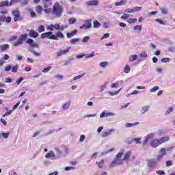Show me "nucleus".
<instances>
[{"instance_id": "obj_1", "label": "nucleus", "mask_w": 175, "mask_h": 175, "mask_svg": "<svg viewBox=\"0 0 175 175\" xmlns=\"http://www.w3.org/2000/svg\"><path fill=\"white\" fill-rule=\"evenodd\" d=\"M153 137H155V133H151L147 135L144 140L143 141V146H147L148 142H150V146H151L152 148H157V147H159L161 144H163L165 142H169V140L170 139V137H169V136L163 137L161 139H152Z\"/></svg>"}, {"instance_id": "obj_2", "label": "nucleus", "mask_w": 175, "mask_h": 175, "mask_svg": "<svg viewBox=\"0 0 175 175\" xmlns=\"http://www.w3.org/2000/svg\"><path fill=\"white\" fill-rule=\"evenodd\" d=\"M122 155L124 153L119 152L116 158L111 163L110 167H114V166H118V165H122L124 163V159H122Z\"/></svg>"}, {"instance_id": "obj_3", "label": "nucleus", "mask_w": 175, "mask_h": 175, "mask_svg": "<svg viewBox=\"0 0 175 175\" xmlns=\"http://www.w3.org/2000/svg\"><path fill=\"white\" fill-rule=\"evenodd\" d=\"M64 9L62 8V5H60L58 3H55L53 5L52 14L55 16V17H61L62 16V12Z\"/></svg>"}, {"instance_id": "obj_4", "label": "nucleus", "mask_w": 175, "mask_h": 175, "mask_svg": "<svg viewBox=\"0 0 175 175\" xmlns=\"http://www.w3.org/2000/svg\"><path fill=\"white\" fill-rule=\"evenodd\" d=\"M27 39H28V34H22L20 38L14 43V46L15 47H18V46H21V44H23V43H24V42H25Z\"/></svg>"}, {"instance_id": "obj_5", "label": "nucleus", "mask_w": 175, "mask_h": 175, "mask_svg": "<svg viewBox=\"0 0 175 175\" xmlns=\"http://www.w3.org/2000/svg\"><path fill=\"white\" fill-rule=\"evenodd\" d=\"M166 154H167V152H166V148H162L161 149H160V150L159 151V154L157 157V162H159V161H162V159H163V157H165Z\"/></svg>"}, {"instance_id": "obj_6", "label": "nucleus", "mask_w": 175, "mask_h": 175, "mask_svg": "<svg viewBox=\"0 0 175 175\" xmlns=\"http://www.w3.org/2000/svg\"><path fill=\"white\" fill-rule=\"evenodd\" d=\"M49 38L51 40H58L59 38H60L61 39H64V38H65V36H64V33H62V31H58L56 33L55 35L53 34Z\"/></svg>"}, {"instance_id": "obj_7", "label": "nucleus", "mask_w": 175, "mask_h": 175, "mask_svg": "<svg viewBox=\"0 0 175 175\" xmlns=\"http://www.w3.org/2000/svg\"><path fill=\"white\" fill-rule=\"evenodd\" d=\"M147 165L149 169H155L158 165V163L154 159H149L147 161Z\"/></svg>"}, {"instance_id": "obj_8", "label": "nucleus", "mask_w": 175, "mask_h": 175, "mask_svg": "<svg viewBox=\"0 0 175 175\" xmlns=\"http://www.w3.org/2000/svg\"><path fill=\"white\" fill-rule=\"evenodd\" d=\"M26 43L27 44H29V46L31 47L32 49H35V47L38 48L39 47V44L35 42L33 39L29 38L27 40Z\"/></svg>"}, {"instance_id": "obj_9", "label": "nucleus", "mask_w": 175, "mask_h": 175, "mask_svg": "<svg viewBox=\"0 0 175 175\" xmlns=\"http://www.w3.org/2000/svg\"><path fill=\"white\" fill-rule=\"evenodd\" d=\"M12 15L14 16V21L16 23L18 20H21V16H20V11L18 10H16L12 11Z\"/></svg>"}, {"instance_id": "obj_10", "label": "nucleus", "mask_w": 175, "mask_h": 175, "mask_svg": "<svg viewBox=\"0 0 175 175\" xmlns=\"http://www.w3.org/2000/svg\"><path fill=\"white\" fill-rule=\"evenodd\" d=\"M45 158L46 159H57V155L54 151L51 150L46 154H45Z\"/></svg>"}, {"instance_id": "obj_11", "label": "nucleus", "mask_w": 175, "mask_h": 175, "mask_svg": "<svg viewBox=\"0 0 175 175\" xmlns=\"http://www.w3.org/2000/svg\"><path fill=\"white\" fill-rule=\"evenodd\" d=\"M86 6H98L99 5L98 0H92L85 2Z\"/></svg>"}, {"instance_id": "obj_12", "label": "nucleus", "mask_w": 175, "mask_h": 175, "mask_svg": "<svg viewBox=\"0 0 175 175\" xmlns=\"http://www.w3.org/2000/svg\"><path fill=\"white\" fill-rule=\"evenodd\" d=\"M69 50H70V47H68L66 50H60L57 53V57H62V55H64L65 54H68L69 53Z\"/></svg>"}, {"instance_id": "obj_13", "label": "nucleus", "mask_w": 175, "mask_h": 175, "mask_svg": "<svg viewBox=\"0 0 175 175\" xmlns=\"http://www.w3.org/2000/svg\"><path fill=\"white\" fill-rule=\"evenodd\" d=\"M51 36H53V31L46 32L41 35L42 39H46V38H48V39H50Z\"/></svg>"}, {"instance_id": "obj_14", "label": "nucleus", "mask_w": 175, "mask_h": 175, "mask_svg": "<svg viewBox=\"0 0 175 175\" xmlns=\"http://www.w3.org/2000/svg\"><path fill=\"white\" fill-rule=\"evenodd\" d=\"M114 129H111L108 130L107 131H105L102 133V137H107V136H110L113 132H114Z\"/></svg>"}, {"instance_id": "obj_15", "label": "nucleus", "mask_w": 175, "mask_h": 175, "mask_svg": "<svg viewBox=\"0 0 175 175\" xmlns=\"http://www.w3.org/2000/svg\"><path fill=\"white\" fill-rule=\"evenodd\" d=\"M29 35L30 38H38V36H39V33L38 32L35 31V30H33V29H31L29 31Z\"/></svg>"}, {"instance_id": "obj_16", "label": "nucleus", "mask_w": 175, "mask_h": 175, "mask_svg": "<svg viewBox=\"0 0 175 175\" xmlns=\"http://www.w3.org/2000/svg\"><path fill=\"white\" fill-rule=\"evenodd\" d=\"M131 154L132 153L131 152H126L123 157V162H129V159L131 158Z\"/></svg>"}, {"instance_id": "obj_17", "label": "nucleus", "mask_w": 175, "mask_h": 175, "mask_svg": "<svg viewBox=\"0 0 175 175\" xmlns=\"http://www.w3.org/2000/svg\"><path fill=\"white\" fill-rule=\"evenodd\" d=\"M10 48V46L8 44H4L0 45V50L1 51H6V50H9Z\"/></svg>"}, {"instance_id": "obj_18", "label": "nucleus", "mask_w": 175, "mask_h": 175, "mask_svg": "<svg viewBox=\"0 0 175 175\" xmlns=\"http://www.w3.org/2000/svg\"><path fill=\"white\" fill-rule=\"evenodd\" d=\"M55 151L56 152L57 159H59L62 155V152L58 148H55Z\"/></svg>"}, {"instance_id": "obj_19", "label": "nucleus", "mask_w": 175, "mask_h": 175, "mask_svg": "<svg viewBox=\"0 0 175 175\" xmlns=\"http://www.w3.org/2000/svg\"><path fill=\"white\" fill-rule=\"evenodd\" d=\"M76 33H77V29H74V31H72L70 33H67V38L68 39H70L72 38V36H75V35H76Z\"/></svg>"}, {"instance_id": "obj_20", "label": "nucleus", "mask_w": 175, "mask_h": 175, "mask_svg": "<svg viewBox=\"0 0 175 175\" xmlns=\"http://www.w3.org/2000/svg\"><path fill=\"white\" fill-rule=\"evenodd\" d=\"M51 5H53L52 0H44V8H49V6H51Z\"/></svg>"}, {"instance_id": "obj_21", "label": "nucleus", "mask_w": 175, "mask_h": 175, "mask_svg": "<svg viewBox=\"0 0 175 175\" xmlns=\"http://www.w3.org/2000/svg\"><path fill=\"white\" fill-rule=\"evenodd\" d=\"M107 85H109V82H105V83H103L100 86V92H103V91H105L106 90V88H107Z\"/></svg>"}, {"instance_id": "obj_22", "label": "nucleus", "mask_w": 175, "mask_h": 175, "mask_svg": "<svg viewBox=\"0 0 175 175\" xmlns=\"http://www.w3.org/2000/svg\"><path fill=\"white\" fill-rule=\"evenodd\" d=\"M10 6V4H9V1L5 0L0 2V8H3V6Z\"/></svg>"}, {"instance_id": "obj_23", "label": "nucleus", "mask_w": 175, "mask_h": 175, "mask_svg": "<svg viewBox=\"0 0 175 175\" xmlns=\"http://www.w3.org/2000/svg\"><path fill=\"white\" fill-rule=\"evenodd\" d=\"M69 107H70V101H68L67 103H65L63 105H62V109L63 110H68V109H69Z\"/></svg>"}, {"instance_id": "obj_24", "label": "nucleus", "mask_w": 175, "mask_h": 175, "mask_svg": "<svg viewBox=\"0 0 175 175\" xmlns=\"http://www.w3.org/2000/svg\"><path fill=\"white\" fill-rule=\"evenodd\" d=\"M96 165L98 166V167L102 169V167H103V165H105V161L102 159L100 162L96 161Z\"/></svg>"}, {"instance_id": "obj_25", "label": "nucleus", "mask_w": 175, "mask_h": 175, "mask_svg": "<svg viewBox=\"0 0 175 175\" xmlns=\"http://www.w3.org/2000/svg\"><path fill=\"white\" fill-rule=\"evenodd\" d=\"M136 125H139V122L135 123H127L126 124V128H132V126H136Z\"/></svg>"}, {"instance_id": "obj_26", "label": "nucleus", "mask_w": 175, "mask_h": 175, "mask_svg": "<svg viewBox=\"0 0 175 175\" xmlns=\"http://www.w3.org/2000/svg\"><path fill=\"white\" fill-rule=\"evenodd\" d=\"M124 5H126V1L121 0V1L115 3V6H122Z\"/></svg>"}, {"instance_id": "obj_27", "label": "nucleus", "mask_w": 175, "mask_h": 175, "mask_svg": "<svg viewBox=\"0 0 175 175\" xmlns=\"http://www.w3.org/2000/svg\"><path fill=\"white\" fill-rule=\"evenodd\" d=\"M121 92V89L118 90L116 92H108L109 95H111V96H115V95H118Z\"/></svg>"}, {"instance_id": "obj_28", "label": "nucleus", "mask_w": 175, "mask_h": 175, "mask_svg": "<svg viewBox=\"0 0 175 175\" xmlns=\"http://www.w3.org/2000/svg\"><path fill=\"white\" fill-rule=\"evenodd\" d=\"M149 109H150V107L146 105V106H144V107H142V110H141V113H142V114H144V113L148 111Z\"/></svg>"}, {"instance_id": "obj_29", "label": "nucleus", "mask_w": 175, "mask_h": 175, "mask_svg": "<svg viewBox=\"0 0 175 175\" xmlns=\"http://www.w3.org/2000/svg\"><path fill=\"white\" fill-rule=\"evenodd\" d=\"M93 27L94 28H98L99 27H100V23H99V21H98L97 20H95L93 21Z\"/></svg>"}, {"instance_id": "obj_30", "label": "nucleus", "mask_w": 175, "mask_h": 175, "mask_svg": "<svg viewBox=\"0 0 175 175\" xmlns=\"http://www.w3.org/2000/svg\"><path fill=\"white\" fill-rule=\"evenodd\" d=\"M136 59H137V55H133L129 57L130 62H133V61H136Z\"/></svg>"}, {"instance_id": "obj_31", "label": "nucleus", "mask_w": 175, "mask_h": 175, "mask_svg": "<svg viewBox=\"0 0 175 175\" xmlns=\"http://www.w3.org/2000/svg\"><path fill=\"white\" fill-rule=\"evenodd\" d=\"M137 18H130L127 21V23H129V24H135V23H137Z\"/></svg>"}, {"instance_id": "obj_32", "label": "nucleus", "mask_w": 175, "mask_h": 175, "mask_svg": "<svg viewBox=\"0 0 175 175\" xmlns=\"http://www.w3.org/2000/svg\"><path fill=\"white\" fill-rule=\"evenodd\" d=\"M77 21V19L76 18H70L68 19V23L72 25V24H75Z\"/></svg>"}, {"instance_id": "obj_33", "label": "nucleus", "mask_w": 175, "mask_h": 175, "mask_svg": "<svg viewBox=\"0 0 175 175\" xmlns=\"http://www.w3.org/2000/svg\"><path fill=\"white\" fill-rule=\"evenodd\" d=\"M109 65V62H103L99 64L100 68H106Z\"/></svg>"}, {"instance_id": "obj_34", "label": "nucleus", "mask_w": 175, "mask_h": 175, "mask_svg": "<svg viewBox=\"0 0 175 175\" xmlns=\"http://www.w3.org/2000/svg\"><path fill=\"white\" fill-rule=\"evenodd\" d=\"M51 69H53V66H51L46 67L42 70V72L47 73V72H50V70H51Z\"/></svg>"}, {"instance_id": "obj_35", "label": "nucleus", "mask_w": 175, "mask_h": 175, "mask_svg": "<svg viewBox=\"0 0 175 175\" xmlns=\"http://www.w3.org/2000/svg\"><path fill=\"white\" fill-rule=\"evenodd\" d=\"M124 73H129V72H131V67L129 66V65H126L124 68Z\"/></svg>"}, {"instance_id": "obj_36", "label": "nucleus", "mask_w": 175, "mask_h": 175, "mask_svg": "<svg viewBox=\"0 0 175 175\" xmlns=\"http://www.w3.org/2000/svg\"><path fill=\"white\" fill-rule=\"evenodd\" d=\"M11 69H12V72H13V73L17 72V70H18V64L14 65L13 67H12Z\"/></svg>"}, {"instance_id": "obj_37", "label": "nucleus", "mask_w": 175, "mask_h": 175, "mask_svg": "<svg viewBox=\"0 0 175 175\" xmlns=\"http://www.w3.org/2000/svg\"><path fill=\"white\" fill-rule=\"evenodd\" d=\"M38 31L40 33L42 32H44V31H46V27H44V26L43 25H40L39 26Z\"/></svg>"}, {"instance_id": "obj_38", "label": "nucleus", "mask_w": 175, "mask_h": 175, "mask_svg": "<svg viewBox=\"0 0 175 175\" xmlns=\"http://www.w3.org/2000/svg\"><path fill=\"white\" fill-rule=\"evenodd\" d=\"M85 57H86L87 59L92 58V57H95V53H94V52L88 54L85 53Z\"/></svg>"}, {"instance_id": "obj_39", "label": "nucleus", "mask_w": 175, "mask_h": 175, "mask_svg": "<svg viewBox=\"0 0 175 175\" xmlns=\"http://www.w3.org/2000/svg\"><path fill=\"white\" fill-rule=\"evenodd\" d=\"M36 12L40 14L42 12H43V7L40 5H38L36 9Z\"/></svg>"}, {"instance_id": "obj_40", "label": "nucleus", "mask_w": 175, "mask_h": 175, "mask_svg": "<svg viewBox=\"0 0 175 175\" xmlns=\"http://www.w3.org/2000/svg\"><path fill=\"white\" fill-rule=\"evenodd\" d=\"M142 138H133L132 142H135L136 144H142Z\"/></svg>"}, {"instance_id": "obj_41", "label": "nucleus", "mask_w": 175, "mask_h": 175, "mask_svg": "<svg viewBox=\"0 0 175 175\" xmlns=\"http://www.w3.org/2000/svg\"><path fill=\"white\" fill-rule=\"evenodd\" d=\"M78 42H80V39L79 38H73L70 40L71 44H75V43H77Z\"/></svg>"}, {"instance_id": "obj_42", "label": "nucleus", "mask_w": 175, "mask_h": 175, "mask_svg": "<svg viewBox=\"0 0 175 175\" xmlns=\"http://www.w3.org/2000/svg\"><path fill=\"white\" fill-rule=\"evenodd\" d=\"M174 109L173 107L168 108L167 111L165 112V116H167V114H170V113H172Z\"/></svg>"}, {"instance_id": "obj_43", "label": "nucleus", "mask_w": 175, "mask_h": 175, "mask_svg": "<svg viewBox=\"0 0 175 175\" xmlns=\"http://www.w3.org/2000/svg\"><path fill=\"white\" fill-rule=\"evenodd\" d=\"M156 22L159 23V24H161V25H166V22L162 19H156Z\"/></svg>"}, {"instance_id": "obj_44", "label": "nucleus", "mask_w": 175, "mask_h": 175, "mask_svg": "<svg viewBox=\"0 0 175 175\" xmlns=\"http://www.w3.org/2000/svg\"><path fill=\"white\" fill-rule=\"evenodd\" d=\"M82 77H83L82 75L76 76V77H75L72 79V80L71 81V83H72V84H74L75 82H73V81H76V80H79V79H81Z\"/></svg>"}, {"instance_id": "obj_45", "label": "nucleus", "mask_w": 175, "mask_h": 175, "mask_svg": "<svg viewBox=\"0 0 175 175\" xmlns=\"http://www.w3.org/2000/svg\"><path fill=\"white\" fill-rule=\"evenodd\" d=\"M29 2V0H23L21 1V6H25L28 5V3Z\"/></svg>"}, {"instance_id": "obj_46", "label": "nucleus", "mask_w": 175, "mask_h": 175, "mask_svg": "<svg viewBox=\"0 0 175 175\" xmlns=\"http://www.w3.org/2000/svg\"><path fill=\"white\" fill-rule=\"evenodd\" d=\"M134 31H138V32H140L142 31V26L137 25L133 28Z\"/></svg>"}, {"instance_id": "obj_47", "label": "nucleus", "mask_w": 175, "mask_h": 175, "mask_svg": "<svg viewBox=\"0 0 175 175\" xmlns=\"http://www.w3.org/2000/svg\"><path fill=\"white\" fill-rule=\"evenodd\" d=\"M161 62L164 63V64H166V62H170V58H169V57L162 58Z\"/></svg>"}, {"instance_id": "obj_48", "label": "nucleus", "mask_w": 175, "mask_h": 175, "mask_svg": "<svg viewBox=\"0 0 175 175\" xmlns=\"http://www.w3.org/2000/svg\"><path fill=\"white\" fill-rule=\"evenodd\" d=\"M139 57H141L142 58H147L148 55H147V52L143 51L139 54Z\"/></svg>"}, {"instance_id": "obj_49", "label": "nucleus", "mask_w": 175, "mask_h": 175, "mask_svg": "<svg viewBox=\"0 0 175 175\" xmlns=\"http://www.w3.org/2000/svg\"><path fill=\"white\" fill-rule=\"evenodd\" d=\"M158 90H159V87L154 86L153 88L150 90V92H157V91H158Z\"/></svg>"}, {"instance_id": "obj_50", "label": "nucleus", "mask_w": 175, "mask_h": 175, "mask_svg": "<svg viewBox=\"0 0 175 175\" xmlns=\"http://www.w3.org/2000/svg\"><path fill=\"white\" fill-rule=\"evenodd\" d=\"M86 29H90L92 27V24L90 23V21H86Z\"/></svg>"}, {"instance_id": "obj_51", "label": "nucleus", "mask_w": 175, "mask_h": 175, "mask_svg": "<svg viewBox=\"0 0 175 175\" xmlns=\"http://www.w3.org/2000/svg\"><path fill=\"white\" fill-rule=\"evenodd\" d=\"M110 36V33H107L105 34H104L101 38H100V40H103V39H107V38H109Z\"/></svg>"}, {"instance_id": "obj_52", "label": "nucleus", "mask_w": 175, "mask_h": 175, "mask_svg": "<svg viewBox=\"0 0 175 175\" xmlns=\"http://www.w3.org/2000/svg\"><path fill=\"white\" fill-rule=\"evenodd\" d=\"M12 112H13V110H12H12H10V111L5 112V113H4V114L3 115V117L5 118V117H8V116H10V114H12Z\"/></svg>"}, {"instance_id": "obj_53", "label": "nucleus", "mask_w": 175, "mask_h": 175, "mask_svg": "<svg viewBox=\"0 0 175 175\" xmlns=\"http://www.w3.org/2000/svg\"><path fill=\"white\" fill-rule=\"evenodd\" d=\"M116 116V113H113V112H107V113H105V117H113Z\"/></svg>"}, {"instance_id": "obj_54", "label": "nucleus", "mask_w": 175, "mask_h": 175, "mask_svg": "<svg viewBox=\"0 0 175 175\" xmlns=\"http://www.w3.org/2000/svg\"><path fill=\"white\" fill-rule=\"evenodd\" d=\"M120 18L122 20H126V18H129V14H124Z\"/></svg>"}, {"instance_id": "obj_55", "label": "nucleus", "mask_w": 175, "mask_h": 175, "mask_svg": "<svg viewBox=\"0 0 175 175\" xmlns=\"http://www.w3.org/2000/svg\"><path fill=\"white\" fill-rule=\"evenodd\" d=\"M88 40H90V36H85L82 39V43H87L88 42Z\"/></svg>"}, {"instance_id": "obj_56", "label": "nucleus", "mask_w": 175, "mask_h": 175, "mask_svg": "<svg viewBox=\"0 0 175 175\" xmlns=\"http://www.w3.org/2000/svg\"><path fill=\"white\" fill-rule=\"evenodd\" d=\"M75 167L73 166H70V167H66L64 168V170H66V172H69V170H75Z\"/></svg>"}, {"instance_id": "obj_57", "label": "nucleus", "mask_w": 175, "mask_h": 175, "mask_svg": "<svg viewBox=\"0 0 175 175\" xmlns=\"http://www.w3.org/2000/svg\"><path fill=\"white\" fill-rule=\"evenodd\" d=\"M161 12L163 14H167V8H161Z\"/></svg>"}, {"instance_id": "obj_58", "label": "nucleus", "mask_w": 175, "mask_h": 175, "mask_svg": "<svg viewBox=\"0 0 175 175\" xmlns=\"http://www.w3.org/2000/svg\"><path fill=\"white\" fill-rule=\"evenodd\" d=\"M133 10L134 13H136V12H140V10H142V7H134Z\"/></svg>"}, {"instance_id": "obj_59", "label": "nucleus", "mask_w": 175, "mask_h": 175, "mask_svg": "<svg viewBox=\"0 0 175 175\" xmlns=\"http://www.w3.org/2000/svg\"><path fill=\"white\" fill-rule=\"evenodd\" d=\"M83 57H85V53H82V54H79V55H76V58H77V59H80L81 58H83Z\"/></svg>"}, {"instance_id": "obj_60", "label": "nucleus", "mask_w": 175, "mask_h": 175, "mask_svg": "<svg viewBox=\"0 0 175 175\" xmlns=\"http://www.w3.org/2000/svg\"><path fill=\"white\" fill-rule=\"evenodd\" d=\"M53 28L54 29H56L57 31H58V29H59V28H61V25L58 23L53 25Z\"/></svg>"}, {"instance_id": "obj_61", "label": "nucleus", "mask_w": 175, "mask_h": 175, "mask_svg": "<svg viewBox=\"0 0 175 175\" xmlns=\"http://www.w3.org/2000/svg\"><path fill=\"white\" fill-rule=\"evenodd\" d=\"M46 29H49V31H53L54 29V25L51 24L47 26Z\"/></svg>"}, {"instance_id": "obj_62", "label": "nucleus", "mask_w": 175, "mask_h": 175, "mask_svg": "<svg viewBox=\"0 0 175 175\" xmlns=\"http://www.w3.org/2000/svg\"><path fill=\"white\" fill-rule=\"evenodd\" d=\"M5 72H9L12 70V65H8L7 66H5Z\"/></svg>"}, {"instance_id": "obj_63", "label": "nucleus", "mask_w": 175, "mask_h": 175, "mask_svg": "<svg viewBox=\"0 0 175 175\" xmlns=\"http://www.w3.org/2000/svg\"><path fill=\"white\" fill-rule=\"evenodd\" d=\"M157 174H159V175H165V171L163 170H157L156 172Z\"/></svg>"}, {"instance_id": "obj_64", "label": "nucleus", "mask_w": 175, "mask_h": 175, "mask_svg": "<svg viewBox=\"0 0 175 175\" xmlns=\"http://www.w3.org/2000/svg\"><path fill=\"white\" fill-rule=\"evenodd\" d=\"M17 36H12L10 38V41L13 42V40H17Z\"/></svg>"}]
</instances>
